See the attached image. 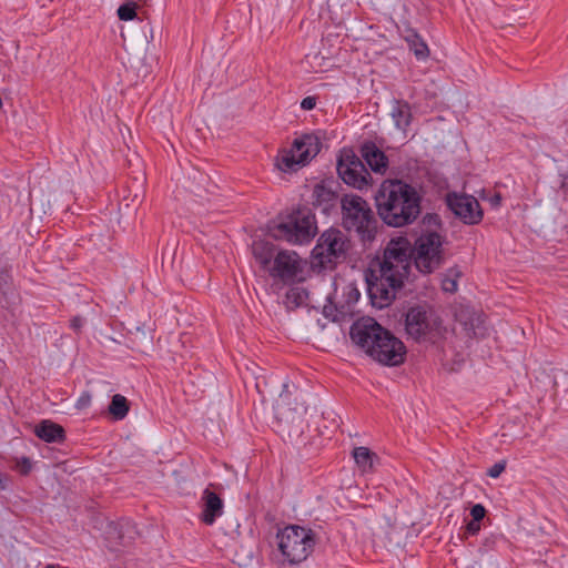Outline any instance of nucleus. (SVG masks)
Returning a JSON list of instances; mask_svg holds the SVG:
<instances>
[{"mask_svg": "<svg viewBox=\"0 0 568 568\" xmlns=\"http://www.w3.org/2000/svg\"><path fill=\"white\" fill-rule=\"evenodd\" d=\"M413 263L410 242L404 236L392 239L382 256L371 260L364 271V280L374 307L382 310L393 303L408 280Z\"/></svg>", "mask_w": 568, "mask_h": 568, "instance_id": "f257e3e1", "label": "nucleus"}, {"mask_svg": "<svg viewBox=\"0 0 568 568\" xmlns=\"http://www.w3.org/2000/svg\"><path fill=\"white\" fill-rule=\"evenodd\" d=\"M379 219L388 226L414 223L422 213V195L403 179H385L374 195Z\"/></svg>", "mask_w": 568, "mask_h": 568, "instance_id": "f03ea898", "label": "nucleus"}, {"mask_svg": "<svg viewBox=\"0 0 568 568\" xmlns=\"http://www.w3.org/2000/svg\"><path fill=\"white\" fill-rule=\"evenodd\" d=\"M352 342L377 363L396 367L405 363V344L375 318L366 316L356 320L349 328Z\"/></svg>", "mask_w": 568, "mask_h": 568, "instance_id": "7ed1b4c3", "label": "nucleus"}, {"mask_svg": "<svg viewBox=\"0 0 568 568\" xmlns=\"http://www.w3.org/2000/svg\"><path fill=\"white\" fill-rule=\"evenodd\" d=\"M353 242L348 234L331 226L322 232L311 252V268L316 273L335 271L352 253Z\"/></svg>", "mask_w": 568, "mask_h": 568, "instance_id": "20e7f679", "label": "nucleus"}, {"mask_svg": "<svg viewBox=\"0 0 568 568\" xmlns=\"http://www.w3.org/2000/svg\"><path fill=\"white\" fill-rule=\"evenodd\" d=\"M341 214L343 229L354 232L364 247L371 246L378 232V221L367 201L357 194H344Z\"/></svg>", "mask_w": 568, "mask_h": 568, "instance_id": "39448f33", "label": "nucleus"}, {"mask_svg": "<svg viewBox=\"0 0 568 568\" xmlns=\"http://www.w3.org/2000/svg\"><path fill=\"white\" fill-rule=\"evenodd\" d=\"M404 317L405 332L416 342L435 344L445 337L447 329L443 318L427 302L409 305Z\"/></svg>", "mask_w": 568, "mask_h": 568, "instance_id": "423d86ee", "label": "nucleus"}, {"mask_svg": "<svg viewBox=\"0 0 568 568\" xmlns=\"http://www.w3.org/2000/svg\"><path fill=\"white\" fill-rule=\"evenodd\" d=\"M317 233V222L311 209L303 206L293 210L278 223L268 225V234L276 241L293 245L310 243Z\"/></svg>", "mask_w": 568, "mask_h": 568, "instance_id": "0eeeda50", "label": "nucleus"}, {"mask_svg": "<svg viewBox=\"0 0 568 568\" xmlns=\"http://www.w3.org/2000/svg\"><path fill=\"white\" fill-rule=\"evenodd\" d=\"M445 235L436 230H422L410 243L414 265L423 275H429L439 270L446 262L444 244Z\"/></svg>", "mask_w": 568, "mask_h": 568, "instance_id": "6e6552de", "label": "nucleus"}, {"mask_svg": "<svg viewBox=\"0 0 568 568\" xmlns=\"http://www.w3.org/2000/svg\"><path fill=\"white\" fill-rule=\"evenodd\" d=\"M281 562L296 565L304 561L313 551L316 534L306 527L287 525L276 534Z\"/></svg>", "mask_w": 568, "mask_h": 568, "instance_id": "1a4fd4ad", "label": "nucleus"}, {"mask_svg": "<svg viewBox=\"0 0 568 568\" xmlns=\"http://www.w3.org/2000/svg\"><path fill=\"white\" fill-rule=\"evenodd\" d=\"M322 149L321 138L316 133H305L294 139L290 150H284L276 158V166L282 172H296L308 164Z\"/></svg>", "mask_w": 568, "mask_h": 568, "instance_id": "9d476101", "label": "nucleus"}, {"mask_svg": "<svg viewBox=\"0 0 568 568\" xmlns=\"http://www.w3.org/2000/svg\"><path fill=\"white\" fill-rule=\"evenodd\" d=\"M336 171L338 178L347 185L364 190L373 182L364 162L351 148H343L337 155Z\"/></svg>", "mask_w": 568, "mask_h": 568, "instance_id": "9b49d317", "label": "nucleus"}, {"mask_svg": "<svg viewBox=\"0 0 568 568\" xmlns=\"http://www.w3.org/2000/svg\"><path fill=\"white\" fill-rule=\"evenodd\" d=\"M306 412L307 407L304 404L295 406H291V403L278 404L276 408L278 434L291 442L300 439L307 427Z\"/></svg>", "mask_w": 568, "mask_h": 568, "instance_id": "f8f14e48", "label": "nucleus"}, {"mask_svg": "<svg viewBox=\"0 0 568 568\" xmlns=\"http://www.w3.org/2000/svg\"><path fill=\"white\" fill-rule=\"evenodd\" d=\"M303 270V261L296 252L280 250L267 273L285 285H293L305 281Z\"/></svg>", "mask_w": 568, "mask_h": 568, "instance_id": "ddd939ff", "label": "nucleus"}, {"mask_svg": "<svg viewBox=\"0 0 568 568\" xmlns=\"http://www.w3.org/2000/svg\"><path fill=\"white\" fill-rule=\"evenodd\" d=\"M341 184L333 178L323 179L313 186L312 206L325 216L337 215L341 209L338 189Z\"/></svg>", "mask_w": 568, "mask_h": 568, "instance_id": "4468645a", "label": "nucleus"}, {"mask_svg": "<svg viewBox=\"0 0 568 568\" xmlns=\"http://www.w3.org/2000/svg\"><path fill=\"white\" fill-rule=\"evenodd\" d=\"M445 203L455 217L466 225H477L483 221L484 211L478 200L473 195L448 192Z\"/></svg>", "mask_w": 568, "mask_h": 568, "instance_id": "2eb2a0df", "label": "nucleus"}, {"mask_svg": "<svg viewBox=\"0 0 568 568\" xmlns=\"http://www.w3.org/2000/svg\"><path fill=\"white\" fill-rule=\"evenodd\" d=\"M138 536L135 524L129 518H120L106 524L104 529V539L106 547L111 551L119 547L130 545Z\"/></svg>", "mask_w": 568, "mask_h": 568, "instance_id": "dca6fc26", "label": "nucleus"}, {"mask_svg": "<svg viewBox=\"0 0 568 568\" xmlns=\"http://www.w3.org/2000/svg\"><path fill=\"white\" fill-rule=\"evenodd\" d=\"M12 264L4 254H0V304L4 310H12L20 301L14 286Z\"/></svg>", "mask_w": 568, "mask_h": 568, "instance_id": "f3484780", "label": "nucleus"}, {"mask_svg": "<svg viewBox=\"0 0 568 568\" xmlns=\"http://www.w3.org/2000/svg\"><path fill=\"white\" fill-rule=\"evenodd\" d=\"M213 484H210L202 493L201 497V507L202 511L200 515V520L207 525L212 526L219 517L223 515L224 511V501L219 494L211 490Z\"/></svg>", "mask_w": 568, "mask_h": 568, "instance_id": "a211bd4d", "label": "nucleus"}, {"mask_svg": "<svg viewBox=\"0 0 568 568\" xmlns=\"http://www.w3.org/2000/svg\"><path fill=\"white\" fill-rule=\"evenodd\" d=\"M361 160L365 162L369 169L379 174H384L389 165L388 156L372 140H365L359 146Z\"/></svg>", "mask_w": 568, "mask_h": 568, "instance_id": "6ab92c4d", "label": "nucleus"}, {"mask_svg": "<svg viewBox=\"0 0 568 568\" xmlns=\"http://www.w3.org/2000/svg\"><path fill=\"white\" fill-rule=\"evenodd\" d=\"M34 435L49 444H62L67 439L65 429L58 423L51 419L40 420L33 429Z\"/></svg>", "mask_w": 568, "mask_h": 568, "instance_id": "aec40b11", "label": "nucleus"}, {"mask_svg": "<svg viewBox=\"0 0 568 568\" xmlns=\"http://www.w3.org/2000/svg\"><path fill=\"white\" fill-rule=\"evenodd\" d=\"M278 251L274 243L266 240H255L252 243V254L264 272L272 266Z\"/></svg>", "mask_w": 568, "mask_h": 568, "instance_id": "412c9836", "label": "nucleus"}, {"mask_svg": "<svg viewBox=\"0 0 568 568\" xmlns=\"http://www.w3.org/2000/svg\"><path fill=\"white\" fill-rule=\"evenodd\" d=\"M396 129L406 132L413 120L410 104L403 99H394L390 111Z\"/></svg>", "mask_w": 568, "mask_h": 568, "instance_id": "4be33fe9", "label": "nucleus"}, {"mask_svg": "<svg viewBox=\"0 0 568 568\" xmlns=\"http://www.w3.org/2000/svg\"><path fill=\"white\" fill-rule=\"evenodd\" d=\"M404 39L408 45L409 51L414 53L415 58L418 61H425L429 58V48L425 40L422 38V36L415 29L408 28L406 30Z\"/></svg>", "mask_w": 568, "mask_h": 568, "instance_id": "5701e85b", "label": "nucleus"}, {"mask_svg": "<svg viewBox=\"0 0 568 568\" xmlns=\"http://www.w3.org/2000/svg\"><path fill=\"white\" fill-rule=\"evenodd\" d=\"M352 456L362 473H373L375 465L379 463L377 454L364 446L355 447Z\"/></svg>", "mask_w": 568, "mask_h": 568, "instance_id": "b1692460", "label": "nucleus"}, {"mask_svg": "<svg viewBox=\"0 0 568 568\" xmlns=\"http://www.w3.org/2000/svg\"><path fill=\"white\" fill-rule=\"evenodd\" d=\"M130 410V402L121 394L112 396L111 402L108 406V413L111 419L118 422L124 419Z\"/></svg>", "mask_w": 568, "mask_h": 568, "instance_id": "393cba45", "label": "nucleus"}, {"mask_svg": "<svg viewBox=\"0 0 568 568\" xmlns=\"http://www.w3.org/2000/svg\"><path fill=\"white\" fill-rule=\"evenodd\" d=\"M460 322L463 323L465 329L468 334L474 336H478L480 333L478 332L484 324V318L481 314L476 313L475 311H463L460 314Z\"/></svg>", "mask_w": 568, "mask_h": 568, "instance_id": "a878e982", "label": "nucleus"}, {"mask_svg": "<svg viewBox=\"0 0 568 568\" xmlns=\"http://www.w3.org/2000/svg\"><path fill=\"white\" fill-rule=\"evenodd\" d=\"M463 275L456 265L447 270V275L442 281V288L447 293H455L458 288L457 278Z\"/></svg>", "mask_w": 568, "mask_h": 568, "instance_id": "bb28decb", "label": "nucleus"}, {"mask_svg": "<svg viewBox=\"0 0 568 568\" xmlns=\"http://www.w3.org/2000/svg\"><path fill=\"white\" fill-rule=\"evenodd\" d=\"M346 313L345 305H341V307L334 303L333 297L327 296V304L323 307V315L326 318H331L333 322L338 321V315L344 316Z\"/></svg>", "mask_w": 568, "mask_h": 568, "instance_id": "cd10ccee", "label": "nucleus"}, {"mask_svg": "<svg viewBox=\"0 0 568 568\" xmlns=\"http://www.w3.org/2000/svg\"><path fill=\"white\" fill-rule=\"evenodd\" d=\"M307 297L308 291L304 287H291L286 293V298L296 307L301 306Z\"/></svg>", "mask_w": 568, "mask_h": 568, "instance_id": "c85d7f7f", "label": "nucleus"}, {"mask_svg": "<svg viewBox=\"0 0 568 568\" xmlns=\"http://www.w3.org/2000/svg\"><path fill=\"white\" fill-rule=\"evenodd\" d=\"M138 6L134 2L123 3L118 9V17L121 21H131L136 17Z\"/></svg>", "mask_w": 568, "mask_h": 568, "instance_id": "c756f323", "label": "nucleus"}, {"mask_svg": "<svg viewBox=\"0 0 568 568\" xmlns=\"http://www.w3.org/2000/svg\"><path fill=\"white\" fill-rule=\"evenodd\" d=\"M423 229L422 230H436L440 229L443 225L442 219L436 213H426L422 219Z\"/></svg>", "mask_w": 568, "mask_h": 568, "instance_id": "7c9ffc66", "label": "nucleus"}, {"mask_svg": "<svg viewBox=\"0 0 568 568\" xmlns=\"http://www.w3.org/2000/svg\"><path fill=\"white\" fill-rule=\"evenodd\" d=\"M344 294L346 296L347 308H349L353 304H355L361 297V293H359L358 288L353 283L348 284L345 287Z\"/></svg>", "mask_w": 568, "mask_h": 568, "instance_id": "2f4dec72", "label": "nucleus"}, {"mask_svg": "<svg viewBox=\"0 0 568 568\" xmlns=\"http://www.w3.org/2000/svg\"><path fill=\"white\" fill-rule=\"evenodd\" d=\"M14 469L22 476H28L32 470V462L29 457L22 456L17 459Z\"/></svg>", "mask_w": 568, "mask_h": 568, "instance_id": "473e14b6", "label": "nucleus"}, {"mask_svg": "<svg viewBox=\"0 0 568 568\" xmlns=\"http://www.w3.org/2000/svg\"><path fill=\"white\" fill-rule=\"evenodd\" d=\"M507 462L505 459L495 463L487 469L486 475L491 478H498L506 469Z\"/></svg>", "mask_w": 568, "mask_h": 568, "instance_id": "72a5a7b5", "label": "nucleus"}, {"mask_svg": "<svg viewBox=\"0 0 568 568\" xmlns=\"http://www.w3.org/2000/svg\"><path fill=\"white\" fill-rule=\"evenodd\" d=\"M91 399H92V396L89 390L82 392L75 403V408L78 410L87 409L91 405Z\"/></svg>", "mask_w": 568, "mask_h": 568, "instance_id": "f704fd0d", "label": "nucleus"}, {"mask_svg": "<svg viewBox=\"0 0 568 568\" xmlns=\"http://www.w3.org/2000/svg\"><path fill=\"white\" fill-rule=\"evenodd\" d=\"M486 513V508L481 504H476L470 508V516L475 521H481Z\"/></svg>", "mask_w": 568, "mask_h": 568, "instance_id": "c9c22d12", "label": "nucleus"}, {"mask_svg": "<svg viewBox=\"0 0 568 568\" xmlns=\"http://www.w3.org/2000/svg\"><path fill=\"white\" fill-rule=\"evenodd\" d=\"M316 102H317L316 97H312V95L305 97L301 101V109L305 110V111H311L316 106Z\"/></svg>", "mask_w": 568, "mask_h": 568, "instance_id": "e433bc0d", "label": "nucleus"}, {"mask_svg": "<svg viewBox=\"0 0 568 568\" xmlns=\"http://www.w3.org/2000/svg\"><path fill=\"white\" fill-rule=\"evenodd\" d=\"M83 324L84 318L80 315H75L70 320V328H72L75 333L81 332Z\"/></svg>", "mask_w": 568, "mask_h": 568, "instance_id": "4c0bfd02", "label": "nucleus"}, {"mask_svg": "<svg viewBox=\"0 0 568 568\" xmlns=\"http://www.w3.org/2000/svg\"><path fill=\"white\" fill-rule=\"evenodd\" d=\"M480 529V521L470 519L466 525V532L468 535H476Z\"/></svg>", "mask_w": 568, "mask_h": 568, "instance_id": "58836bf2", "label": "nucleus"}, {"mask_svg": "<svg viewBox=\"0 0 568 568\" xmlns=\"http://www.w3.org/2000/svg\"><path fill=\"white\" fill-rule=\"evenodd\" d=\"M290 395H291L290 385H288V383H284L283 384V389H282V392L280 394V397H281V400H282L281 404L290 403L288 402Z\"/></svg>", "mask_w": 568, "mask_h": 568, "instance_id": "ea45409f", "label": "nucleus"}, {"mask_svg": "<svg viewBox=\"0 0 568 568\" xmlns=\"http://www.w3.org/2000/svg\"><path fill=\"white\" fill-rule=\"evenodd\" d=\"M561 183H560V190L562 193L568 196V171L566 173H561Z\"/></svg>", "mask_w": 568, "mask_h": 568, "instance_id": "a19ab883", "label": "nucleus"}, {"mask_svg": "<svg viewBox=\"0 0 568 568\" xmlns=\"http://www.w3.org/2000/svg\"><path fill=\"white\" fill-rule=\"evenodd\" d=\"M490 202L494 206H497L501 202V195L499 193H496L491 199Z\"/></svg>", "mask_w": 568, "mask_h": 568, "instance_id": "79ce46f5", "label": "nucleus"}]
</instances>
